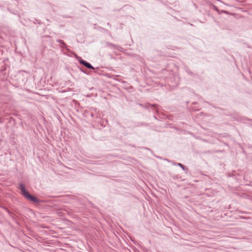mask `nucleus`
<instances>
[{
    "instance_id": "obj_3",
    "label": "nucleus",
    "mask_w": 252,
    "mask_h": 252,
    "mask_svg": "<svg viewBox=\"0 0 252 252\" xmlns=\"http://www.w3.org/2000/svg\"><path fill=\"white\" fill-rule=\"evenodd\" d=\"M79 62L80 64L84 65L89 69H94V67L88 62L80 58L79 60Z\"/></svg>"
},
{
    "instance_id": "obj_10",
    "label": "nucleus",
    "mask_w": 252,
    "mask_h": 252,
    "mask_svg": "<svg viewBox=\"0 0 252 252\" xmlns=\"http://www.w3.org/2000/svg\"><path fill=\"white\" fill-rule=\"evenodd\" d=\"M220 14H221L222 13H227L228 12L226 11H224V10H221V11H220Z\"/></svg>"
},
{
    "instance_id": "obj_6",
    "label": "nucleus",
    "mask_w": 252,
    "mask_h": 252,
    "mask_svg": "<svg viewBox=\"0 0 252 252\" xmlns=\"http://www.w3.org/2000/svg\"><path fill=\"white\" fill-rule=\"evenodd\" d=\"M177 165L178 166H179L180 167H181L183 170H187V168H186V167L185 166H184V165H183L182 164L178 163H177Z\"/></svg>"
},
{
    "instance_id": "obj_1",
    "label": "nucleus",
    "mask_w": 252,
    "mask_h": 252,
    "mask_svg": "<svg viewBox=\"0 0 252 252\" xmlns=\"http://www.w3.org/2000/svg\"><path fill=\"white\" fill-rule=\"evenodd\" d=\"M19 188L21 190V194L22 195L27 199L30 200L31 201L35 203H38L41 202V201L38 198L35 196L32 195L27 191L24 184L22 183L20 184Z\"/></svg>"
},
{
    "instance_id": "obj_7",
    "label": "nucleus",
    "mask_w": 252,
    "mask_h": 252,
    "mask_svg": "<svg viewBox=\"0 0 252 252\" xmlns=\"http://www.w3.org/2000/svg\"><path fill=\"white\" fill-rule=\"evenodd\" d=\"M14 221H16V219L15 218V215L12 213L11 215H9V216Z\"/></svg>"
},
{
    "instance_id": "obj_5",
    "label": "nucleus",
    "mask_w": 252,
    "mask_h": 252,
    "mask_svg": "<svg viewBox=\"0 0 252 252\" xmlns=\"http://www.w3.org/2000/svg\"><path fill=\"white\" fill-rule=\"evenodd\" d=\"M106 44L107 46L111 47H112L113 48H115V49H116L117 47V45H115L114 44H112V43H110L108 42H106Z\"/></svg>"
},
{
    "instance_id": "obj_2",
    "label": "nucleus",
    "mask_w": 252,
    "mask_h": 252,
    "mask_svg": "<svg viewBox=\"0 0 252 252\" xmlns=\"http://www.w3.org/2000/svg\"><path fill=\"white\" fill-rule=\"evenodd\" d=\"M139 105L144 108H152L153 109L158 110V105L157 104H151L149 103H147L145 104H139Z\"/></svg>"
},
{
    "instance_id": "obj_9",
    "label": "nucleus",
    "mask_w": 252,
    "mask_h": 252,
    "mask_svg": "<svg viewBox=\"0 0 252 252\" xmlns=\"http://www.w3.org/2000/svg\"><path fill=\"white\" fill-rule=\"evenodd\" d=\"M3 209H4V210L7 212V213H8V212L10 211V210H9L8 208H7L6 207H3Z\"/></svg>"
},
{
    "instance_id": "obj_13",
    "label": "nucleus",
    "mask_w": 252,
    "mask_h": 252,
    "mask_svg": "<svg viewBox=\"0 0 252 252\" xmlns=\"http://www.w3.org/2000/svg\"><path fill=\"white\" fill-rule=\"evenodd\" d=\"M80 69H81V71L86 73V72H85L82 69L80 68Z\"/></svg>"
},
{
    "instance_id": "obj_11",
    "label": "nucleus",
    "mask_w": 252,
    "mask_h": 252,
    "mask_svg": "<svg viewBox=\"0 0 252 252\" xmlns=\"http://www.w3.org/2000/svg\"><path fill=\"white\" fill-rule=\"evenodd\" d=\"M191 109L193 110H194V111H196V110H198L199 109H196L195 108H193V107H191Z\"/></svg>"
},
{
    "instance_id": "obj_8",
    "label": "nucleus",
    "mask_w": 252,
    "mask_h": 252,
    "mask_svg": "<svg viewBox=\"0 0 252 252\" xmlns=\"http://www.w3.org/2000/svg\"><path fill=\"white\" fill-rule=\"evenodd\" d=\"M213 7L215 10H216V11H217L218 12V13H220V10H219L218 8L216 5H213Z\"/></svg>"
},
{
    "instance_id": "obj_14",
    "label": "nucleus",
    "mask_w": 252,
    "mask_h": 252,
    "mask_svg": "<svg viewBox=\"0 0 252 252\" xmlns=\"http://www.w3.org/2000/svg\"><path fill=\"white\" fill-rule=\"evenodd\" d=\"M192 104H196V102H193V103H192Z\"/></svg>"
},
{
    "instance_id": "obj_4",
    "label": "nucleus",
    "mask_w": 252,
    "mask_h": 252,
    "mask_svg": "<svg viewBox=\"0 0 252 252\" xmlns=\"http://www.w3.org/2000/svg\"><path fill=\"white\" fill-rule=\"evenodd\" d=\"M56 41L58 43H60L62 45V47L64 48H67V45L65 43V42L61 40V39H57Z\"/></svg>"
},
{
    "instance_id": "obj_12",
    "label": "nucleus",
    "mask_w": 252,
    "mask_h": 252,
    "mask_svg": "<svg viewBox=\"0 0 252 252\" xmlns=\"http://www.w3.org/2000/svg\"><path fill=\"white\" fill-rule=\"evenodd\" d=\"M8 213V215L9 216V215H11L12 212H10V211H9V212L8 213Z\"/></svg>"
}]
</instances>
